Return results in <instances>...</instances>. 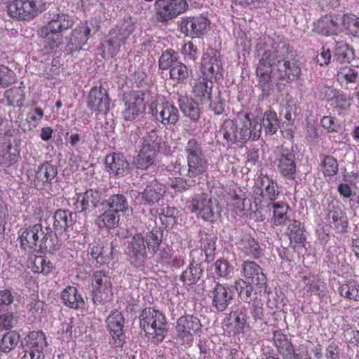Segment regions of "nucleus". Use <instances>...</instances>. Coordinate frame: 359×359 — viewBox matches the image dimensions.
Here are the masks:
<instances>
[{"label": "nucleus", "instance_id": "20", "mask_svg": "<svg viewBox=\"0 0 359 359\" xmlns=\"http://www.w3.org/2000/svg\"><path fill=\"white\" fill-rule=\"evenodd\" d=\"M128 257L131 265L136 268L143 266L147 258L145 241L143 236L135 233L128 243Z\"/></svg>", "mask_w": 359, "mask_h": 359}, {"label": "nucleus", "instance_id": "51", "mask_svg": "<svg viewBox=\"0 0 359 359\" xmlns=\"http://www.w3.org/2000/svg\"><path fill=\"white\" fill-rule=\"evenodd\" d=\"M161 144V138L155 129L151 130L143 137L142 149L157 153Z\"/></svg>", "mask_w": 359, "mask_h": 359}, {"label": "nucleus", "instance_id": "11", "mask_svg": "<svg viewBox=\"0 0 359 359\" xmlns=\"http://www.w3.org/2000/svg\"><path fill=\"white\" fill-rule=\"evenodd\" d=\"M88 108L97 115H107L111 106L108 90L102 86L93 87L86 101Z\"/></svg>", "mask_w": 359, "mask_h": 359}, {"label": "nucleus", "instance_id": "18", "mask_svg": "<svg viewBox=\"0 0 359 359\" xmlns=\"http://www.w3.org/2000/svg\"><path fill=\"white\" fill-rule=\"evenodd\" d=\"M269 51H264L262 55L257 67L258 87L262 89V96L267 97L272 89L271 74L273 71L271 65Z\"/></svg>", "mask_w": 359, "mask_h": 359}, {"label": "nucleus", "instance_id": "42", "mask_svg": "<svg viewBox=\"0 0 359 359\" xmlns=\"http://www.w3.org/2000/svg\"><path fill=\"white\" fill-rule=\"evenodd\" d=\"M339 295L349 301L359 302V281L349 279L338 287Z\"/></svg>", "mask_w": 359, "mask_h": 359}, {"label": "nucleus", "instance_id": "5", "mask_svg": "<svg viewBox=\"0 0 359 359\" xmlns=\"http://www.w3.org/2000/svg\"><path fill=\"white\" fill-rule=\"evenodd\" d=\"M25 353L21 359H44L45 348L48 346L46 337L42 331L29 332L20 342Z\"/></svg>", "mask_w": 359, "mask_h": 359}, {"label": "nucleus", "instance_id": "39", "mask_svg": "<svg viewBox=\"0 0 359 359\" xmlns=\"http://www.w3.org/2000/svg\"><path fill=\"white\" fill-rule=\"evenodd\" d=\"M36 229V224L29 226L20 233V245L25 250L37 251V244L40 241Z\"/></svg>", "mask_w": 359, "mask_h": 359}, {"label": "nucleus", "instance_id": "15", "mask_svg": "<svg viewBox=\"0 0 359 359\" xmlns=\"http://www.w3.org/2000/svg\"><path fill=\"white\" fill-rule=\"evenodd\" d=\"M36 231L40 241L37 244L38 252H47L50 254L57 252L62 246V241L54 233L49 226L36 224Z\"/></svg>", "mask_w": 359, "mask_h": 359}, {"label": "nucleus", "instance_id": "50", "mask_svg": "<svg viewBox=\"0 0 359 359\" xmlns=\"http://www.w3.org/2000/svg\"><path fill=\"white\" fill-rule=\"evenodd\" d=\"M219 133L222 135L223 138L230 144L237 143V126L233 120L226 119L219 129Z\"/></svg>", "mask_w": 359, "mask_h": 359}, {"label": "nucleus", "instance_id": "55", "mask_svg": "<svg viewBox=\"0 0 359 359\" xmlns=\"http://www.w3.org/2000/svg\"><path fill=\"white\" fill-rule=\"evenodd\" d=\"M163 231L160 228H155L146 236V242L149 251L155 254L162 243Z\"/></svg>", "mask_w": 359, "mask_h": 359}, {"label": "nucleus", "instance_id": "8", "mask_svg": "<svg viewBox=\"0 0 359 359\" xmlns=\"http://www.w3.org/2000/svg\"><path fill=\"white\" fill-rule=\"evenodd\" d=\"M210 20L207 17L199 15L182 18L178 22L180 32L191 39L203 37L208 32Z\"/></svg>", "mask_w": 359, "mask_h": 359}, {"label": "nucleus", "instance_id": "46", "mask_svg": "<svg viewBox=\"0 0 359 359\" xmlns=\"http://www.w3.org/2000/svg\"><path fill=\"white\" fill-rule=\"evenodd\" d=\"M334 57L339 65L349 63L354 58L353 50L346 42L337 41L335 44Z\"/></svg>", "mask_w": 359, "mask_h": 359}, {"label": "nucleus", "instance_id": "45", "mask_svg": "<svg viewBox=\"0 0 359 359\" xmlns=\"http://www.w3.org/2000/svg\"><path fill=\"white\" fill-rule=\"evenodd\" d=\"M239 248L247 255L257 259L262 255V250L259 244L254 238L245 236L239 243Z\"/></svg>", "mask_w": 359, "mask_h": 359}, {"label": "nucleus", "instance_id": "12", "mask_svg": "<svg viewBox=\"0 0 359 359\" xmlns=\"http://www.w3.org/2000/svg\"><path fill=\"white\" fill-rule=\"evenodd\" d=\"M93 300L96 305L102 304L112 294L111 277L104 271L94 273L92 280Z\"/></svg>", "mask_w": 359, "mask_h": 359}, {"label": "nucleus", "instance_id": "35", "mask_svg": "<svg viewBox=\"0 0 359 359\" xmlns=\"http://www.w3.org/2000/svg\"><path fill=\"white\" fill-rule=\"evenodd\" d=\"M62 302L70 309H83L85 306V302L76 287L74 286H67L60 294Z\"/></svg>", "mask_w": 359, "mask_h": 359}, {"label": "nucleus", "instance_id": "16", "mask_svg": "<svg viewBox=\"0 0 359 359\" xmlns=\"http://www.w3.org/2000/svg\"><path fill=\"white\" fill-rule=\"evenodd\" d=\"M107 327L112 338V345L116 348H122L126 343V334L123 330L125 318L121 312L112 311L106 319Z\"/></svg>", "mask_w": 359, "mask_h": 359}, {"label": "nucleus", "instance_id": "53", "mask_svg": "<svg viewBox=\"0 0 359 359\" xmlns=\"http://www.w3.org/2000/svg\"><path fill=\"white\" fill-rule=\"evenodd\" d=\"M30 268L34 273L48 274L53 269L52 263L43 256L31 257Z\"/></svg>", "mask_w": 359, "mask_h": 359}, {"label": "nucleus", "instance_id": "48", "mask_svg": "<svg viewBox=\"0 0 359 359\" xmlns=\"http://www.w3.org/2000/svg\"><path fill=\"white\" fill-rule=\"evenodd\" d=\"M156 153L144 151L141 149L139 154L134 158L133 165L137 169L147 170L154 164Z\"/></svg>", "mask_w": 359, "mask_h": 359}, {"label": "nucleus", "instance_id": "40", "mask_svg": "<svg viewBox=\"0 0 359 359\" xmlns=\"http://www.w3.org/2000/svg\"><path fill=\"white\" fill-rule=\"evenodd\" d=\"M328 219L334 224L337 231L341 233H346L348 228V219L339 206L333 205L327 214Z\"/></svg>", "mask_w": 359, "mask_h": 359}, {"label": "nucleus", "instance_id": "56", "mask_svg": "<svg viewBox=\"0 0 359 359\" xmlns=\"http://www.w3.org/2000/svg\"><path fill=\"white\" fill-rule=\"evenodd\" d=\"M201 273L202 270L197 264H190L189 267L180 276V280L187 285L196 284L201 278Z\"/></svg>", "mask_w": 359, "mask_h": 359}, {"label": "nucleus", "instance_id": "26", "mask_svg": "<svg viewBox=\"0 0 359 359\" xmlns=\"http://www.w3.org/2000/svg\"><path fill=\"white\" fill-rule=\"evenodd\" d=\"M245 119L237 133V144H240L241 146L244 145L250 139L258 140L262 133V126L259 121L254 120L252 122L249 114L245 115Z\"/></svg>", "mask_w": 359, "mask_h": 359}, {"label": "nucleus", "instance_id": "58", "mask_svg": "<svg viewBox=\"0 0 359 359\" xmlns=\"http://www.w3.org/2000/svg\"><path fill=\"white\" fill-rule=\"evenodd\" d=\"M114 34L115 32L111 31L109 39L102 44L103 52H107L111 57L118 53L121 46L125 43Z\"/></svg>", "mask_w": 359, "mask_h": 359}, {"label": "nucleus", "instance_id": "59", "mask_svg": "<svg viewBox=\"0 0 359 359\" xmlns=\"http://www.w3.org/2000/svg\"><path fill=\"white\" fill-rule=\"evenodd\" d=\"M135 29V22L133 20L128 18L124 19V20L119 25H117L116 29L112 30V32H115V35L123 41L124 43L126 40L130 36Z\"/></svg>", "mask_w": 359, "mask_h": 359}, {"label": "nucleus", "instance_id": "49", "mask_svg": "<svg viewBox=\"0 0 359 359\" xmlns=\"http://www.w3.org/2000/svg\"><path fill=\"white\" fill-rule=\"evenodd\" d=\"M340 25L341 32L347 31L351 34L356 36L359 33V17L351 13L340 15Z\"/></svg>", "mask_w": 359, "mask_h": 359}, {"label": "nucleus", "instance_id": "57", "mask_svg": "<svg viewBox=\"0 0 359 359\" xmlns=\"http://www.w3.org/2000/svg\"><path fill=\"white\" fill-rule=\"evenodd\" d=\"M271 205L273 208V224L276 226L285 224L289 219L287 215L288 211H290L289 206L278 203H271Z\"/></svg>", "mask_w": 359, "mask_h": 359}, {"label": "nucleus", "instance_id": "62", "mask_svg": "<svg viewBox=\"0 0 359 359\" xmlns=\"http://www.w3.org/2000/svg\"><path fill=\"white\" fill-rule=\"evenodd\" d=\"M217 238L211 235H205L201 240V248L204 251L206 261L210 262L214 259Z\"/></svg>", "mask_w": 359, "mask_h": 359}, {"label": "nucleus", "instance_id": "54", "mask_svg": "<svg viewBox=\"0 0 359 359\" xmlns=\"http://www.w3.org/2000/svg\"><path fill=\"white\" fill-rule=\"evenodd\" d=\"M4 97L8 106L21 107L23 106L25 95L22 88H13L5 91Z\"/></svg>", "mask_w": 359, "mask_h": 359}, {"label": "nucleus", "instance_id": "17", "mask_svg": "<svg viewBox=\"0 0 359 359\" xmlns=\"http://www.w3.org/2000/svg\"><path fill=\"white\" fill-rule=\"evenodd\" d=\"M151 114L154 120L163 126L175 125L180 118L177 108L168 101L151 105Z\"/></svg>", "mask_w": 359, "mask_h": 359}, {"label": "nucleus", "instance_id": "32", "mask_svg": "<svg viewBox=\"0 0 359 359\" xmlns=\"http://www.w3.org/2000/svg\"><path fill=\"white\" fill-rule=\"evenodd\" d=\"M113 246L106 242L93 243L90 245L89 254L92 259L100 265L108 263L113 259Z\"/></svg>", "mask_w": 359, "mask_h": 359}, {"label": "nucleus", "instance_id": "28", "mask_svg": "<svg viewBox=\"0 0 359 359\" xmlns=\"http://www.w3.org/2000/svg\"><path fill=\"white\" fill-rule=\"evenodd\" d=\"M316 26V29H317L318 33L323 35L330 36L339 34L341 33L340 15H325L318 20Z\"/></svg>", "mask_w": 359, "mask_h": 359}, {"label": "nucleus", "instance_id": "52", "mask_svg": "<svg viewBox=\"0 0 359 359\" xmlns=\"http://www.w3.org/2000/svg\"><path fill=\"white\" fill-rule=\"evenodd\" d=\"M20 340V334L16 331H8L4 334L0 340V351L8 353L13 350Z\"/></svg>", "mask_w": 359, "mask_h": 359}, {"label": "nucleus", "instance_id": "2", "mask_svg": "<svg viewBox=\"0 0 359 359\" xmlns=\"http://www.w3.org/2000/svg\"><path fill=\"white\" fill-rule=\"evenodd\" d=\"M266 51L270 53L269 61L273 67L274 75L280 80L290 82L300 76L301 69L297 59V52L288 43L274 42L271 49Z\"/></svg>", "mask_w": 359, "mask_h": 359}, {"label": "nucleus", "instance_id": "21", "mask_svg": "<svg viewBox=\"0 0 359 359\" xmlns=\"http://www.w3.org/2000/svg\"><path fill=\"white\" fill-rule=\"evenodd\" d=\"M99 27L96 21L91 20L89 23L86 22L75 28L72 32L68 44L69 49L71 51L81 50L82 46L87 43L90 36L98 31Z\"/></svg>", "mask_w": 359, "mask_h": 359}, {"label": "nucleus", "instance_id": "63", "mask_svg": "<svg viewBox=\"0 0 359 359\" xmlns=\"http://www.w3.org/2000/svg\"><path fill=\"white\" fill-rule=\"evenodd\" d=\"M191 74V70H189L187 66L182 62H177L170 70V78L182 83L185 82Z\"/></svg>", "mask_w": 359, "mask_h": 359}, {"label": "nucleus", "instance_id": "1", "mask_svg": "<svg viewBox=\"0 0 359 359\" xmlns=\"http://www.w3.org/2000/svg\"><path fill=\"white\" fill-rule=\"evenodd\" d=\"M184 154L187 165L181 168V174L189 179L175 178L170 187L177 192H184L196 185L194 178L203 175L208 168V161L202 144L196 138H190L184 144Z\"/></svg>", "mask_w": 359, "mask_h": 359}, {"label": "nucleus", "instance_id": "27", "mask_svg": "<svg viewBox=\"0 0 359 359\" xmlns=\"http://www.w3.org/2000/svg\"><path fill=\"white\" fill-rule=\"evenodd\" d=\"M242 272L245 278V280L255 283V285L259 287H266V277L262 269L255 262H243Z\"/></svg>", "mask_w": 359, "mask_h": 359}, {"label": "nucleus", "instance_id": "25", "mask_svg": "<svg viewBox=\"0 0 359 359\" xmlns=\"http://www.w3.org/2000/svg\"><path fill=\"white\" fill-rule=\"evenodd\" d=\"M105 165L108 172L116 178H122L130 173L129 162L121 153H112L105 158Z\"/></svg>", "mask_w": 359, "mask_h": 359}, {"label": "nucleus", "instance_id": "7", "mask_svg": "<svg viewBox=\"0 0 359 359\" xmlns=\"http://www.w3.org/2000/svg\"><path fill=\"white\" fill-rule=\"evenodd\" d=\"M189 7L187 0H156L154 9L158 22L166 23L184 13Z\"/></svg>", "mask_w": 359, "mask_h": 359}, {"label": "nucleus", "instance_id": "31", "mask_svg": "<svg viewBox=\"0 0 359 359\" xmlns=\"http://www.w3.org/2000/svg\"><path fill=\"white\" fill-rule=\"evenodd\" d=\"M56 236L67 231L76 222V215L69 210H57L52 218Z\"/></svg>", "mask_w": 359, "mask_h": 359}, {"label": "nucleus", "instance_id": "43", "mask_svg": "<svg viewBox=\"0 0 359 359\" xmlns=\"http://www.w3.org/2000/svg\"><path fill=\"white\" fill-rule=\"evenodd\" d=\"M104 202L109 208L119 214L126 213L130 209L128 198L123 194H113Z\"/></svg>", "mask_w": 359, "mask_h": 359}, {"label": "nucleus", "instance_id": "60", "mask_svg": "<svg viewBox=\"0 0 359 359\" xmlns=\"http://www.w3.org/2000/svg\"><path fill=\"white\" fill-rule=\"evenodd\" d=\"M2 310L0 313V331L10 330L18 323L19 316L17 313Z\"/></svg>", "mask_w": 359, "mask_h": 359}, {"label": "nucleus", "instance_id": "9", "mask_svg": "<svg viewBox=\"0 0 359 359\" xmlns=\"http://www.w3.org/2000/svg\"><path fill=\"white\" fill-rule=\"evenodd\" d=\"M200 320L193 315L181 316L176 323L177 339L182 344L190 346L194 336L201 332Z\"/></svg>", "mask_w": 359, "mask_h": 359}, {"label": "nucleus", "instance_id": "44", "mask_svg": "<svg viewBox=\"0 0 359 359\" xmlns=\"http://www.w3.org/2000/svg\"><path fill=\"white\" fill-rule=\"evenodd\" d=\"M353 104V98L350 95L338 93L330 105L339 116L348 114Z\"/></svg>", "mask_w": 359, "mask_h": 359}, {"label": "nucleus", "instance_id": "38", "mask_svg": "<svg viewBox=\"0 0 359 359\" xmlns=\"http://www.w3.org/2000/svg\"><path fill=\"white\" fill-rule=\"evenodd\" d=\"M58 173L57 167L49 162H45L39 165L36 170V180L37 182L45 184H53L56 182L55 180Z\"/></svg>", "mask_w": 359, "mask_h": 359}, {"label": "nucleus", "instance_id": "3", "mask_svg": "<svg viewBox=\"0 0 359 359\" xmlns=\"http://www.w3.org/2000/svg\"><path fill=\"white\" fill-rule=\"evenodd\" d=\"M140 327L147 334L152 335L155 341H162L168 332L165 316L151 307L142 310L138 316Z\"/></svg>", "mask_w": 359, "mask_h": 359}, {"label": "nucleus", "instance_id": "14", "mask_svg": "<svg viewBox=\"0 0 359 359\" xmlns=\"http://www.w3.org/2000/svg\"><path fill=\"white\" fill-rule=\"evenodd\" d=\"M212 299V306L217 312H222L231 304L234 299V292L226 284L215 283L208 293Z\"/></svg>", "mask_w": 359, "mask_h": 359}, {"label": "nucleus", "instance_id": "22", "mask_svg": "<svg viewBox=\"0 0 359 359\" xmlns=\"http://www.w3.org/2000/svg\"><path fill=\"white\" fill-rule=\"evenodd\" d=\"M273 340L283 359H308L306 353L294 352L293 345L281 330H276L273 332Z\"/></svg>", "mask_w": 359, "mask_h": 359}, {"label": "nucleus", "instance_id": "4", "mask_svg": "<svg viewBox=\"0 0 359 359\" xmlns=\"http://www.w3.org/2000/svg\"><path fill=\"white\" fill-rule=\"evenodd\" d=\"M74 19L66 13H53L51 20L39 30V35L48 40L60 43L62 39L60 33L71 28Z\"/></svg>", "mask_w": 359, "mask_h": 359}, {"label": "nucleus", "instance_id": "36", "mask_svg": "<svg viewBox=\"0 0 359 359\" xmlns=\"http://www.w3.org/2000/svg\"><path fill=\"white\" fill-rule=\"evenodd\" d=\"M20 158V141L14 140L8 142L0 151V165L9 167L15 164Z\"/></svg>", "mask_w": 359, "mask_h": 359}, {"label": "nucleus", "instance_id": "29", "mask_svg": "<svg viewBox=\"0 0 359 359\" xmlns=\"http://www.w3.org/2000/svg\"><path fill=\"white\" fill-rule=\"evenodd\" d=\"M255 194L259 191V196L263 200L273 201L276 199L278 191V186L275 181L268 176H260L256 181Z\"/></svg>", "mask_w": 359, "mask_h": 359}, {"label": "nucleus", "instance_id": "10", "mask_svg": "<svg viewBox=\"0 0 359 359\" xmlns=\"http://www.w3.org/2000/svg\"><path fill=\"white\" fill-rule=\"evenodd\" d=\"M74 209L79 214L86 216L96 208L104 204L102 193L97 189H88L85 192L76 194L72 198Z\"/></svg>", "mask_w": 359, "mask_h": 359}, {"label": "nucleus", "instance_id": "64", "mask_svg": "<svg viewBox=\"0 0 359 359\" xmlns=\"http://www.w3.org/2000/svg\"><path fill=\"white\" fill-rule=\"evenodd\" d=\"M321 169L325 177H332L335 175L339 170L337 159L331 156H323L321 163Z\"/></svg>", "mask_w": 359, "mask_h": 359}, {"label": "nucleus", "instance_id": "19", "mask_svg": "<svg viewBox=\"0 0 359 359\" xmlns=\"http://www.w3.org/2000/svg\"><path fill=\"white\" fill-rule=\"evenodd\" d=\"M165 192V186L156 180H154L147 184L142 191L138 193L135 203L148 206L154 205L163 198Z\"/></svg>", "mask_w": 359, "mask_h": 359}, {"label": "nucleus", "instance_id": "47", "mask_svg": "<svg viewBox=\"0 0 359 359\" xmlns=\"http://www.w3.org/2000/svg\"><path fill=\"white\" fill-rule=\"evenodd\" d=\"M212 81L203 78L194 87V92L202 104L208 103L212 95Z\"/></svg>", "mask_w": 359, "mask_h": 359}, {"label": "nucleus", "instance_id": "61", "mask_svg": "<svg viewBox=\"0 0 359 359\" xmlns=\"http://www.w3.org/2000/svg\"><path fill=\"white\" fill-rule=\"evenodd\" d=\"M179 211L172 207H166L161 209L160 219L166 228H172L177 223Z\"/></svg>", "mask_w": 359, "mask_h": 359}, {"label": "nucleus", "instance_id": "23", "mask_svg": "<svg viewBox=\"0 0 359 359\" xmlns=\"http://www.w3.org/2000/svg\"><path fill=\"white\" fill-rule=\"evenodd\" d=\"M277 168L280 174L288 180H294L297 165L294 154L287 149L281 148L276 159Z\"/></svg>", "mask_w": 359, "mask_h": 359}, {"label": "nucleus", "instance_id": "33", "mask_svg": "<svg viewBox=\"0 0 359 359\" xmlns=\"http://www.w3.org/2000/svg\"><path fill=\"white\" fill-rule=\"evenodd\" d=\"M336 77L341 85L355 83L359 80V66L350 62L337 65Z\"/></svg>", "mask_w": 359, "mask_h": 359}, {"label": "nucleus", "instance_id": "41", "mask_svg": "<svg viewBox=\"0 0 359 359\" xmlns=\"http://www.w3.org/2000/svg\"><path fill=\"white\" fill-rule=\"evenodd\" d=\"M256 121H259L262 129L264 128L266 135H273L280 128V122L276 113L270 109L264 112L262 119H257Z\"/></svg>", "mask_w": 359, "mask_h": 359}, {"label": "nucleus", "instance_id": "24", "mask_svg": "<svg viewBox=\"0 0 359 359\" xmlns=\"http://www.w3.org/2000/svg\"><path fill=\"white\" fill-rule=\"evenodd\" d=\"M201 72L203 78L212 81L222 75V62L219 52L212 50L204 55L201 62Z\"/></svg>", "mask_w": 359, "mask_h": 359}, {"label": "nucleus", "instance_id": "34", "mask_svg": "<svg viewBox=\"0 0 359 359\" xmlns=\"http://www.w3.org/2000/svg\"><path fill=\"white\" fill-rule=\"evenodd\" d=\"M247 323L246 310L245 308H238L235 306L232 308L229 313V318L226 325L231 327V330L234 334L243 332L245 324Z\"/></svg>", "mask_w": 359, "mask_h": 359}, {"label": "nucleus", "instance_id": "30", "mask_svg": "<svg viewBox=\"0 0 359 359\" xmlns=\"http://www.w3.org/2000/svg\"><path fill=\"white\" fill-rule=\"evenodd\" d=\"M234 288L237 292L239 297L246 303H251L253 300L257 299V294L261 292L262 290L266 287H259L255 285V283L247 281L243 279H238L234 283Z\"/></svg>", "mask_w": 359, "mask_h": 359}, {"label": "nucleus", "instance_id": "6", "mask_svg": "<svg viewBox=\"0 0 359 359\" xmlns=\"http://www.w3.org/2000/svg\"><path fill=\"white\" fill-rule=\"evenodd\" d=\"M121 115L126 121H133L141 116L145 111L144 93L141 90L125 93L122 98Z\"/></svg>", "mask_w": 359, "mask_h": 359}, {"label": "nucleus", "instance_id": "37", "mask_svg": "<svg viewBox=\"0 0 359 359\" xmlns=\"http://www.w3.org/2000/svg\"><path fill=\"white\" fill-rule=\"evenodd\" d=\"M178 106L182 114L192 121L196 122L200 118V109L198 103L191 97L179 95Z\"/></svg>", "mask_w": 359, "mask_h": 359}, {"label": "nucleus", "instance_id": "13", "mask_svg": "<svg viewBox=\"0 0 359 359\" xmlns=\"http://www.w3.org/2000/svg\"><path fill=\"white\" fill-rule=\"evenodd\" d=\"M39 12L36 0H13L7 5L8 15L18 20H29Z\"/></svg>", "mask_w": 359, "mask_h": 359}]
</instances>
